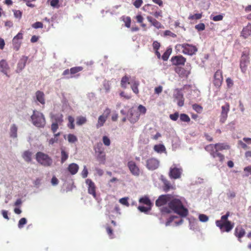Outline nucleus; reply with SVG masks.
I'll list each match as a JSON object with an SVG mask.
<instances>
[{
	"instance_id": "nucleus-64",
	"label": "nucleus",
	"mask_w": 251,
	"mask_h": 251,
	"mask_svg": "<svg viewBox=\"0 0 251 251\" xmlns=\"http://www.w3.org/2000/svg\"><path fill=\"white\" fill-rule=\"evenodd\" d=\"M152 47L155 50H158V49H159L160 47V44L159 42L155 41L153 42Z\"/></svg>"
},
{
	"instance_id": "nucleus-28",
	"label": "nucleus",
	"mask_w": 251,
	"mask_h": 251,
	"mask_svg": "<svg viewBox=\"0 0 251 251\" xmlns=\"http://www.w3.org/2000/svg\"><path fill=\"white\" fill-rule=\"evenodd\" d=\"M31 152L29 151H26L24 152L22 157L25 161L30 162L31 161Z\"/></svg>"
},
{
	"instance_id": "nucleus-1",
	"label": "nucleus",
	"mask_w": 251,
	"mask_h": 251,
	"mask_svg": "<svg viewBox=\"0 0 251 251\" xmlns=\"http://www.w3.org/2000/svg\"><path fill=\"white\" fill-rule=\"evenodd\" d=\"M161 211L162 214H169L173 211L179 216L181 219L175 222V226L182 225L183 223L182 218L186 217L188 214V210L184 206L182 201L178 199L173 197L168 202V207H163Z\"/></svg>"
},
{
	"instance_id": "nucleus-52",
	"label": "nucleus",
	"mask_w": 251,
	"mask_h": 251,
	"mask_svg": "<svg viewBox=\"0 0 251 251\" xmlns=\"http://www.w3.org/2000/svg\"><path fill=\"white\" fill-rule=\"evenodd\" d=\"M13 45V48L16 50H18L20 46H21V41H15V42H12Z\"/></svg>"
},
{
	"instance_id": "nucleus-40",
	"label": "nucleus",
	"mask_w": 251,
	"mask_h": 251,
	"mask_svg": "<svg viewBox=\"0 0 251 251\" xmlns=\"http://www.w3.org/2000/svg\"><path fill=\"white\" fill-rule=\"evenodd\" d=\"M68 121H69V123L68 124V126L70 129H74V128H75L74 118L73 117L69 116L68 117Z\"/></svg>"
},
{
	"instance_id": "nucleus-9",
	"label": "nucleus",
	"mask_w": 251,
	"mask_h": 251,
	"mask_svg": "<svg viewBox=\"0 0 251 251\" xmlns=\"http://www.w3.org/2000/svg\"><path fill=\"white\" fill-rule=\"evenodd\" d=\"M128 120L132 124L135 123L139 119L140 115L133 107L129 109L127 114Z\"/></svg>"
},
{
	"instance_id": "nucleus-33",
	"label": "nucleus",
	"mask_w": 251,
	"mask_h": 251,
	"mask_svg": "<svg viewBox=\"0 0 251 251\" xmlns=\"http://www.w3.org/2000/svg\"><path fill=\"white\" fill-rule=\"evenodd\" d=\"M61 163H64L69 157V154L66 152L64 149H61Z\"/></svg>"
},
{
	"instance_id": "nucleus-16",
	"label": "nucleus",
	"mask_w": 251,
	"mask_h": 251,
	"mask_svg": "<svg viewBox=\"0 0 251 251\" xmlns=\"http://www.w3.org/2000/svg\"><path fill=\"white\" fill-rule=\"evenodd\" d=\"M174 98L177 100V104L179 106L182 107L184 105V99L181 90L178 89H176L174 94Z\"/></svg>"
},
{
	"instance_id": "nucleus-15",
	"label": "nucleus",
	"mask_w": 251,
	"mask_h": 251,
	"mask_svg": "<svg viewBox=\"0 0 251 251\" xmlns=\"http://www.w3.org/2000/svg\"><path fill=\"white\" fill-rule=\"evenodd\" d=\"M127 167L133 175L134 176H139L140 172V169L134 161H128L127 163Z\"/></svg>"
},
{
	"instance_id": "nucleus-38",
	"label": "nucleus",
	"mask_w": 251,
	"mask_h": 251,
	"mask_svg": "<svg viewBox=\"0 0 251 251\" xmlns=\"http://www.w3.org/2000/svg\"><path fill=\"white\" fill-rule=\"evenodd\" d=\"M179 118L180 121L182 122H189L190 121V118L188 115L184 113L180 114Z\"/></svg>"
},
{
	"instance_id": "nucleus-11",
	"label": "nucleus",
	"mask_w": 251,
	"mask_h": 251,
	"mask_svg": "<svg viewBox=\"0 0 251 251\" xmlns=\"http://www.w3.org/2000/svg\"><path fill=\"white\" fill-rule=\"evenodd\" d=\"M85 182L88 185V193L92 195L96 200H98V197L96 193V186L95 183L90 179H87Z\"/></svg>"
},
{
	"instance_id": "nucleus-59",
	"label": "nucleus",
	"mask_w": 251,
	"mask_h": 251,
	"mask_svg": "<svg viewBox=\"0 0 251 251\" xmlns=\"http://www.w3.org/2000/svg\"><path fill=\"white\" fill-rule=\"evenodd\" d=\"M143 3V0H135L133 2L134 6L137 8H139Z\"/></svg>"
},
{
	"instance_id": "nucleus-42",
	"label": "nucleus",
	"mask_w": 251,
	"mask_h": 251,
	"mask_svg": "<svg viewBox=\"0 0 251 251\" xmlns=\"http://www.w3.org/2000/svg\"><path fill=\"white\" fill-rule=\"evenodd\" d=\"M26 223H27V220H26V218H21L19 220V223H18V227L19 228H23L24 227V226L26 224Z\"/></svg>"
},
{
	"instance_id": "nucleus-37",
	"label": "nucleus",
	"mask_w": 251,
	"mask_h": 251,
	"mask_svg": "<svg viewBox=\"0 0 251 251\" xmlns=\"http://www.w3.org/2000/svg\"><path fill=\"white\" fill-rule=\"evenodd\" d=\"M86 122V119L84 117H78L76 118V125L78 126H81L84 124Z\"/></svg>"
},
{
	"instance_id": "nucleus-63",
	"label": "nucleus",
	"mask_w": 251,
	"mask_h": 251,
	"mask_svg": "<svg viewBox=\"0 0 251 251\" xmlns=\"http://www.w3.org/2000/svg\"><path fill=\"white\" fill-rule=\"evenodd\" d=\"M88 174L87 169L85 166H84L83 171L81 172V176L83 178H86Z\"/></svg>"
},
{
	"instance_id": "nucleus-3",
	"label": "nucleus",
	"mask_w": 251,
	"mask_h": 251,
	"mask_svg": "<svg viewBox=\"0 0 251 251\" xmlns=\"http://www.w3.org/2000/svg\"><path fill=\"white\" fill-rule=\"evenodd\" d=\"M32 124L38 127H44L46 124V120L43 113L33 110V114L31 116Z\"/></svg>"
},
{
	"instance_id": "nucleus-8",
	"label": "nucleus",
	"mask_w": 251,
	"mask_h": 251,
	"mask_svg": "<svg viewBox=\"0 0 251 251\" xmlns=\"http://www.w3.org/2000/svg\"><path fill=\"white\" fill-rule=\"evenodd\" d=\"M172 198V196L169 194L162 195L156 200L155 205L157 207L163 206L168 203Z\"/></svg>"
},
{
	"instance_id": "nucleus-55",
	"label": "nucleus",
	"mask_w": 251,
	"mask_h": 251,
	"mask_svg": "<svg viewBox=\"0 0 251 251\" xmlns=\"http://www.w3.org/2000/svg\"><path fill=\"white\" fill-rule=\"evenodd\" d=\"M139 85V82L137 84H135L131 86V88L132 90L136 94H137L139 93V90H138V88Z\"/></svg>"
},
{
	"instance_id": "nucleus-22",
	"label": "nucleus",
	"mask_w": 251,
	"mask_h": 251,
	"mask_svg": "<svg viewBox=\"0 0 251 251\" xmlns=\"http://www.w3.org/2000/svg\"><path fill=\"white\" fill-rule=\"evenodd\" d=\"M251 34V25H248L244 27L241 32L242 36L245 38H247Z\"/></svg>"
},
{
	"instance_id": "nucleus-43",
	"label": "nucleus",
	"mask_w": 251,
	"mask_h": 251,
	"mask_svg": "<svg viewBox=\"0 0 251 251\" xmlns=\"http://www.w3.org/2000/svg\"><path fill=\"white\" fill-rule=\"evenodd\" d=\"M82 70V67H73L70 69V74L71 75L75 74Z\"/></svg>"
},
{
	"instance_id": "nucleus-41",
	"label": "nucleus",
	"mask_w": 251,
	"mask_h": 251,
	"mask_svg": "<svg viewBox=\"0 0 251 251\" xmlns=\"http://www.w3.org/2000/svg\"><path fill=\"white\" fill-rule=\"evenodd\" d=\"M102 145L101 143H98L95 147V151L96 153L103 152V150L101 148Z\"/></svg>"
},
{
	"instance_id": "nucleus-46",
	"label": "nucleus",
	"mask_w": 251,
	"mask_h": 251,
	"mask_svg": "<svg viewBox=\"0 0 251 251\" xmlns=\"http://www.w3.org/2000/svg\"><path fill=\"white\" fill-rule=\"evenodd\" d=\"M192 107L193 109L197 113H201L202 110V107L201 105L196 103L193 104Z\"/></svg>"
},
{
	"instance_id": "nucleus-32",
	"label": "nucleus",
	"mask_w": 251,
	"mask_h": 251,
	"mask_svg": "<svg viewBox=\"0 0 251 251\" xmlns=\"http://www.w3.org/2000/svg\"><path fill=\"white\" fill-rule=\"evenodd\" d=\"M107 119V116H104V115H100L98 119V124L97 125V127L99 128L100 126H103L104 123L105 122Z\"/></svg>"
},
{
	"instance_id": "nucleus-21",
	"label": "nucleus",
	"mask_w": 251,
	"mask_h": 251,
	"mask_svg": "<svg viewBox=\"0 0 251 251\" xmlns=\"http://www.w3.org/2000/svg\"><path fill=\"white\" fill-rule=\"evenodd\" d=\"M78 165L77 164L74 163L70 164L68 167L69 172L72 175L76 174L78 172Z\"/></svg>"
},
{
	"instance_id": "nucleus-54",
	"label": "nucleus",
	"mask_w": 251,
	"mask_h": 251,
	"mask_svg": "<svg viewBox=\"0 0 251 251\" xmlns=\"http://www.w3.org/2000/svg\"><path fill=\"white\" fill-rule=\"evenodd\" d=\"M102 141L103 144L106 146H108L110 145V140L106 136H104L103 137Z\"/></svg>"
},
{
	"instance_id": "nucleus-29",
	"label": "nucleus",
	"mask_w": 251,
	"mask_h": 251,
	"mask_svg": "<svg viewBox=\"0 0 251 251\" xmlns=\"http://www.w3.org/2000/svg\"><path fill=\"white\" fill-rule=\"evenodd\" d=\"M154 150L159 153H163L166 151L165 147L163 144L155 145L153 147Z\"/></svg>"
},
{
	"instance_id": "nucleus-36",
	"label": "nucleus",
	"mask_w": 251,
	"mask_h": 251,
	"mask_svg": "<svg viewBox=\"0 0 251 251\" xmlns=\"http://www.w3.org/2000/svg\"><path fill=\"white\" fill-rule=\"evenodd\" d=\"M138 209L141 212L147 214L151 210V206L146 207L143 205H139L138 207Z\"/></svg>"
},
{
	"instance_id": "nucleus-50",
	"label": "nucleus",
	"mask_w": 251,
	"mask_h": 251,
	"mask_svg": "<svg viewBox=\"0 0 251 251\" xmlns=\"http://www.w3.org/2000/svg\"><path fill=\"white\" fill-rule=\"evenodd\" d=\"M32 27L35 29L42 28L43 27V24L42 22H36L32 25Z\"/></svg>"
},
{
	"instance_id": "nucleus-5",
	"label": "nucleus",
	"mask_w": 251,
	"mask_h": 251,
	"mask_svg": "<svg viewBox=\"0 0 251 251\" xmlns=\"http://www.w3.org/2000/svg\"><path fill=\"white\" fill-rule=\"evenodd\" d=\"M182 173L181 168H177L176 164H173L170 168L169 172V176L170 178L176 179L181 177Z\"/></svg>"
},
{
	"instance_id": "nucleus-51",
	"label": "nucleus",
	"mask_w": 251,
	"mask_h": 251,
	"mask_svg": "<svg viewBox=\"0 0 251 251\" xmlns=\"http://www.w3.org/2000/svg\"><path fill=\"white\" fill-rule=\"evenodd\" d=\"M178 117L179 114L177 112L170 115V118L174 121H176L178 119Z\"/></svg>"
},
{
	"instance_id": "nucleus-31",
	"label": "nucleus",
	"mask_w": 251,
	"mask_h": 251,
	"mask_svg": "<svg viewBox=\"0 0 251 251\" xmlns=\"http://www.w3.org/2000/svg\"><path fill=\"white\" fill-rule=\"evenodd\" d=\"M211 154L213 158L218 157L219 161L221 162H223L225 159V156L221 153L219 152L217 150H216L215 151H213L212 153H211Z\"/></svg>"
},
{
	"instance_id": "nucleus-53",
	"label": "nucleus",
	"mask_w": 251,
	"mask_h": 251,
	"mask_svg": "<svg viewBox=\"0 0 251 251\" xmlns=\"http://www.w3.org/2000/svg\"><path fill=\"white\" fill-rule=\"evenodd\" d=\"M244 171L246 173L245 175L246 176H248L250 175H251V165L245 167Z\"/></svg>"
},
{
	"instance_id": "nucleus-39",
	"label": "nucleus",
	"mask_w": 251,
	"mask_h": 251,
	"mask_svg": "<svg viewBox=\"0 0 251 251\" xmlns=\"http://www.w3.org/2000/svg\"><path fill=\"white\" fill-rule=\"evenodd\" d=\"M224 18L223 14H219L218 15L214 16L211 15L210 17L211 20H212L214 21L217 22L222 21Z\"/></svg>"
},
{
	"instance_id": "nucleus-30",
	"label": "nucleus",
	"mask_w": 251,
	"mask_h": 251,
	"mask_svg": "<svg viewBox=\"0 0 251 251\" xmlns=\"http://www.w3.org/2000/svg\"><path fill=\"white\" fill-rule=\"evenodd\" d=\"M139 202L144 203L149 206H151L152 205V203L150 199L147 196H144L141 198L139 199Z\"/></svg>"
},
{
	"instance_id": "nucleus-19",
	"label": "nucleus",
	"mask_w": 251,
	"mask_h": 251,
	"mask_svg": "<svg viewBox=\"0 0 251 251\" xmlns=\"http://www.w3.org/2000/svg\"><path fill=\"white\" fill-rule=\"evenodd\" d=\"M246 233L245 230L241 226H237L234 231V235L238 238V240L241 241L240 239L243 237Z\"/></svg>"
},
{
	"instance_id": "nucleus-24",
	"label": "nucleus",
	"mask_w": 251,
	"mask_h": 251,
	"mask_svg": "<svg viewBox=\"0 0 251 251\" xmlns=\"http://www.w3.org/2000/svg\"><path fill=\"white\" fill-rule=\"evenodd\" d=\"M18 127L15 124H12L10 128L9 134L10 137L16 138L17 137Z\"/></svg>"
},
{
	"instance_id": "nucleus-47",
	"label": "nucleus",
	"mask_w": 251,
	"mask_h": 251,
	"mask_svg": "<svg viewBox=\"0 0 251 251\" xmlns=\"http://www.w3.org/2000/svg\"><path fill=\"white\" fill-rule=\"evenodd\" d=\"M195 28L199 31H203L205 29V26L203 23H200L196 25Z\"/></svg>"
},
{
	"instance_id": "nucleus-34",
	"label": "nucleus",
	"mask_w": 251,
	"mask_h": 251,
	"mask_svg": "<svg viewBox=\"0 0 251 251\" xmlns=\"http://www.w3.org/2000/svg\"><path fill=\"white\" fill-rule=\"evenodd\" d=\"M172 51L171 48H168L162 56V59L164 61H167Z\"/></svg>"
},
{
	"instance_id": "nucleus-17",
	"label": "nucleus",
	"mask_w": 251,
	"mask_h": 251,
	"mask_svg": "<svg viewBox=\"0 0 251 251\" xmlns=\"http://www.w3.org/2000/svg\"><path fill=\"white\" fill-rule=\"evenodd\" d=\"M28 59V57L23 56L19 61L17 64V67L16 70V73H19L21 72L25 67V64Z\"/></svg>"
},
{
	"instance_id": "nucleus-62",
	"label": "nucleus",
	"mask_w": 251,
	"mask_h": 251,
	"mask_svg": "<svg viewBox=\"0 0 251 251\" xmlns=\"http://www.w3.org/2000/svg\"><path fill=\"white\" fill-rule=\"evenodd\" d=\"M59 0H51L50 1V5L53 7H58Z\"/></svg>"
},
{
	"instance_id": "nucleus-20",
	"label": "nucleus",
	"mask_w": 251,
	"mask_h": 251,
	"mask_svg": "<svg viewBox=\"0 0 251 251\" xmlns=\"http://www.w3.org/2000/svg\"><path fill=\"white\" fill-rule=\"evenodd\" d=\"M9 67L7 62L5 60H1L0 61V71L4 74L8 76L7 71L9 70Z\"/></svg>"
},
{
	"instance_id": "nucleus-27",
	"label": "nucleus",
	"mask_w": 251,
	"mask_h": 251,
	"mask_svg": "<svg viewBox=\"0 0 251 251\" xmlns=\"http://www.w3.org/2000/svg\"><path fill=\"white\" fill-rule=\"evenodd\" d=\"M216 150L222 151L223 150H228L230 148L229 145L224 143H217L214 145Z\"/></svg>"
},
{
	"instance_id": "nucleus-56",
	"label": "nucleus",
	"mask_w": 251,
	"mask_h": 251,
	"mask_svg": "<svg viewBox=\"0 0 251 251\" xmlns=\"http://www.w3.org/2000/svg\"><path fill=\"white\" fill-rule=\"evenodd\" d=\"M59 124L52 123L51 125V129L53 133H55L58 128Z\"/></svg>"
},
{
	"instance_id": "nucleus-48",
	"label": "nucleus",
	"mask_w": 251,
	"mask_h": 251,
	"mask_svg": "<svg viewBox=\"0 0 251 251\" xmlns=\"http://www.w3.org/2000/svg\"><path fill=\"white\" fill-rule=\"evenodd\" d=\"M178 218V217L177 216L175 215H172L168 219L167 221L166 222L165 225L166 226H169L170 224L175 219Z\"/></svg>"
},
{
	"instance_id": "nucleus-10",
	"label": "nucleus",
	"mask_w": 251,
	"mask_h": 251,
	"mask_svg": "<svg viewBox=\"0 0 251 251\" xmlns=\"http://www.w3.org/2000/svg\"><path fill=\"white\" fill-rule=\"evenodd\" d=\"M159 161L156 158H151L146 161V166L147 169L151 171H153L158 168Z\"/></svg>"
},
{
	"instance_id": "nucleus-45",
	"label": "nucleus",
	"mask_w": 251,
	"mask_h": 251,
	"mask_svg": "<svg viewBox=\"0 0 251 251\" xmlns=\"http://www.w3.org/2000/svg\"><path fill=\"white\" fill-rule=\"evenodd\" d=\"M202 17L201 13H196L193 15H190L189 17V19L190 20H199Z\"/></svg>"
},
{
	"instance_id": "nucleus-25",
	"label": "nucleus",
	"mask_w": 251,
	"mask_h": 251,
	"mask_svg": "<svg viewBox=\"0 0 251 251\" xmlns=\"http://www.w3.org/2000/svg\"><path fill=\"white\" fill-rule=\"evenodd\" d=\"M148 21L150 22L152 25L155 26L157 29L160 28L162 27V25L156 19L152 18L151 16H148L147 18Z\"/></svg>"
},
{
	"instance_id": "nucleus-12",
	"label": "nucleus",
	"mask_w": 251,
	"mask_h": 251,
	"mask_svg": "<svg viewBox=\"0 0 251 251\" xmlns=\"http://www.w3.org/2000/svg\"><path fill=\"white\" fill-rule=\"evenodd\" d=\"M222 111L220 115V121L221 123H224L227 117V114L229 111V104L226 102L224 105L222 106Z\"/></svg>"
},
{
	"instance_id": "nucleus-6",
	"label": "nucleus",
	"mask_w": 251,
	"mask_h": 251,
	"mask_svg": "<svg viewBox=\"0 0 251 251\" xmlns=\"http://www.w3.org/2000/svg\"><path fill=\"white\" fill-rule=\"evenodd\" d=\"M183 49L182 53L185 54L193 55L198 51L197 48L192 44H183L180 45Z\"/></svg>"
},
{
	"instance_id": "nucleus-14",
	"label": "nucleus",
	"mask_w": 251,
	"mask_h": 251,
	"mask_svg": "<svg viewBox=\"0 0 251 251\" xmlns=\"http://www.w3.org/2000/svg\"><path fill=\"white\" fill-rule=\"evenodd\" d=\"M171 61L173 65H184L186 58L181 55L174 56L171 58Z\"/></svg>"
},
{
	"instance_id": "nucleus-7",
	"label": "nucleus",
	"mask_w": 251,
	"mask_h": 251,
	"mask_svg": "<svg viewBox=\"0 0 251 251\" xmlns=\"http://www.w3.org/2000/svg\"><path fill=\"white\" fill-rule=\"evenodd\" d=\"M138 83H139V81L136 80L134 77H131L130 76L127 75L123 76L121 81V86L124 88H126V84H130V86H132Z\"/></svg>"
},
{
	"instance_id": "nucleus-49",
	"label": "nucleus",
	"mask_w": 251,
	"mask_h": 251,
	"mask_svg": "<svg viewBox=\"0 0 251 251\" xmlns=\"http://www.w3.org/2000/svg\"><path fill=\"white\" fill-rule=\"evenodd\" d=\"M199 219L201 222H206L208 220V217L205 214H201L199 216Z\"/></svg>"
},
{
	"instance_id": "nucleus-23",
	"label": "nucleus",
	"mask_w": 251,
	"mask_h": 251,
	"mask_svg": "<svg viewBox=\"0 0 251 251\" xmlns=\"http://www.w3.org/2000/svg\"><path fill=\"white\" fill-rule=\"evenodd\" d=\"M63 115L61 114H55L51 117L52 119L54 121L53 123H56L59 125H61L63 122Z\"/></svg>"
},
{
	"instance_id": "nucleus-4",
	"label": "nucleus",
	"mask_w": 251,
	"mask_h": 251,
	"mask_svg": "<svg viewBox=\"0 0 251 251\" xmlns=\"http://www.w3.org/2000/svg\"><path fill=\"white\" fill-rule=\"evenodd\" d=\"M36 159L40 164L44 167H50L53 163L52 159L49 155L41 151L36 153Z\"/></svg>"
},
{
	"instance_id": "nucleus-13",
	"label": "nucleus",
	"mask_w": 251,
	"mask_h": 251,
	"mask_svg": "<svg viewBox=\"0 0 251 251\" xmlns=\"http://www.w3.org/2000/svg\"><path fill=\"white\" fill-rule=\"evenodd\" d=\"M223 80L222 72L221 70H217L214 74L213 84L217 88H219Z\"/></svg>"
},
{
	"instance_id": "nucleus-61",
	"label": "nucleus",
	"mask_w": 251,
	"mask_h": 251,
	"mask_svg": "<svg viewBox=\"0 0 251 251\" xmlns=\"http://www.w3.org/2000/svg\"><path fill=\"white\" fill-rule=\"evenodd\" d=\"M128 198H123L120 200V202L122 204L126 205V206H129V203L127 201Z\"/></svg>"
},
{
	"instance_id": "nucleus-18",
	"label": "nucleus",
	"mask_w": 251,
	"mask_h": 251,
	"mask_svg": "<svg viewBox=\"0 0 251 251\" xmlns=\"http://www.w3.org/2000/svg\"><path fill=\"white\" fill-rule=\"evenodd\" d=\"M160 179L163 183V190L167 192H168L170 189L173 188V185L171 184L170 182L163 175H161Z\"/></svg>"
},
{
	"instance_id": "nucleus-60",
	"label": "nucleus",
	"mask_w": 251,
	"mask_h": 251,
	"mask_svg": "<svg viewBox=\"0 0 251 251\" xmlns=\"http://www.w3.org/2000/svg\"><path fill=\"white\" fill-rule=\"evenodd\" d=\"M23 38V34L21 32H19L13 39L12 42L15 41H19Z\"/></svg>"
},
{
	"instance_id": "nucleus-44",
	"label": "nucleus",
	"mask_w": 251,
	"mask_h": 251,
	"mask_svg": "<svg viewBox=\"0 0 251 251\" xmlns=\"http://www.w3.org/2000/svg\"><path fill=\"white\" fill-rule=\"evenodd\" d=\"M68 140L70 143H74L77 141V138L74 134H69L68 136Z\"/></svg>"
},
{
	"instance_id": "nucleus-2",
	"label": "nucleus",
	"mask_w": 251,
	"mask_h": 251,
	"mask_svg": "<svg viewBox=\"0 0 251 251\" xmlns=\"http://www.w3.org/2000/svg\"><path fill=\"white\" fill-rule=\"evenodd\" d=\"M229 216V212L223 215L220 220L216 221V225L219 227L221 232H228L231 230L234 227V224L228 220V217Z\"/></svg>"
},
{
	"instance_id": "nucleus-57",
	"label": "nucleus",
	"mask_w": 251,
	"mask_h": 251,
	"mask_svg": "<svg viewBox=\"0 0 251 251\" xmlns=\"http://www.w3.org/2000/svg\"><path fill=\"white\" fill-rule=\"evenodd\" d=\"M13 12L15 18L20 19L22 17V12L21 11L14 10Z\"/></svg>"
},
{
	"instance_id": "nucleus-35",
	"label": "nucleus",
	"mask_w": 251,
	"mask_h": 251,
	"mask_svg": "<svg viewBox=\"0 0 251 251\" xmlns=\"http://www.w3.org/2000/svg\"><path fill=\"white\" fill-rule=\"evenodd\" d=\"M97 158L100 164H104L105 161V155L104 152L97 153Z\"/></svg>"
},
{
	"instance_id": "nucleus-58",
	"label": "nucleus",
	"mask_w": 251,
	"mask_h": 251,
	"mask_svg": "<svg viewBox=\"0 0 251 251\" xmlns=\"http://www.w3.org/2000/svg\"><path fill=\"white\" fill-rule=\"evenodd\" d=\"M138 110L141 114H145L147 111V109H146V107L142 105H139L138 106Z\"/></svg>"
},
{
	"instance_id": "nucleus-26",
	"label": "nucleus",
	"mask_w": 251,
	"mask_h": 251,
	"mask_svg": "<svg viewBox=\"0 0 251 251\" xmlns=\"http://www.w3.org/2000/svg\"><path fill=\"white\" fill-rule=\"evenodd\" d=\"M36 100L40 102L41 104H44L45 103L44 99V94L43 92L38 91L36 93Z\"/></svg>"
}]
</instances>
